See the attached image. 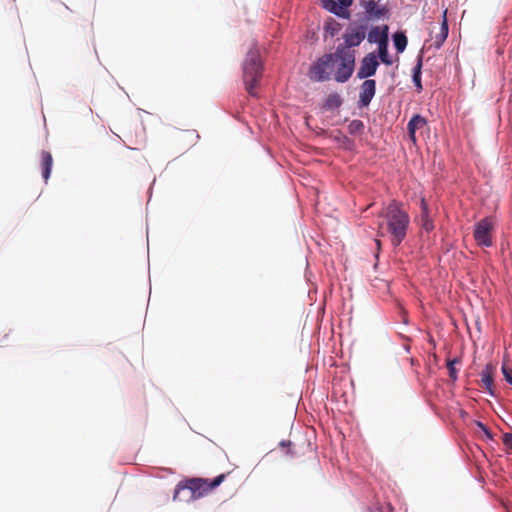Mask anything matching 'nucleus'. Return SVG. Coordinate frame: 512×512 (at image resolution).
I'll list each match as a JSON object with an SVG mask.
<instances>
[{
  "label": "nucleus",
  "instance_id": "f257e3e1",
  "mask_svg": "<svg viewBox=\"0 0 512 512\" xmlns=\"http://www.w3.org/2000/svg\"><path fill=\"white\" fill-rule=\"evenodd\" d=\"M355 69V55L343 49L326 53L319 57L309 68L308 77L313 82H325L334 79L338 83L347 82Z\"/></svg>",
  "mask_w": 512,
  "mask_h": 512
},
{
  "label": "nucleus",
  "instance_id": "f03ea898",
  "mask_svg": "<svg viewBox=\"0 0 512 512\" xmlns=\"http://www.w3.org/2000/svg\"><path fill=\"white\" fill-rule=\"evenodd\" d=\"M409 223L410 217L403 209V205L392 201L379 214L378 234L380 236L389 234L392 245L396 247L405 239Z\"/></svg>",
  "mask_w": 512,
  "mask_h": 512
},
{
  "label": "nucleus",
  "instance_id": "7ed1b4c3",
  "mask_svg": "<svg viewBox=\"0 0 512 512\" xmlns=\"http://www.w3.org/2000/svg\"><path fill=\"white\" fill-rule=\"evenodd\" d=\"M262 75V64L260 54L256 48H252L247 53L243 64V80L246 91L251 96H256V87Z\"/></svg>",
  "mask_w": 512,
  "mask_h": 512
},
{
  "label": "nucleus",
  "instance_id": "20e7f679",
  "mask_svg": "<svg viewBox=\"0 0 512 512\" xmlns=\"http://www.w3.org/2000/svg\"><path fill=\"white\" fill-rule=\"evenodd\" d=\"M225 478L226 474H220L212 481L203 478H192L187 480L185 484L179 483L175 489L174 499H177L179 492L183 489L190 490L192 499L203 497L208 492L218 487Z\"/></svg>",
  "mask_w": 512,
  "mask_h": 512
},
{
  "label": "nucleus",
  "instance_id": "39448f33",
  "mask_svg": "<svg viewBox=\"0 0 512 512\" xmlns=\"http://www.w3.org/2000/svg\"><path fill=\"white\" fill-rule=\"evenodd\" d=\"M366 27L357 26L349 28L343 35L344 43L337 46L336 49H343V51L350 52L355 55L353 47L359 46L365 39Z\"/></svg>",
  "mask_w": 512,
  "mask_h": 512
},
{
  "label": "nucleus",
  "instance_id": "423d86ee",
  "mask_svg": "<svg viewBox=\"0 0 512 512\" xmlns=\"http://www.w3.org/2000/svg\"><path fill=\"white\" fill-rule=\"evenodd\" d=\"M493 221L486 217L480 220L474 229V239L478 245L490 247L492 245Z\"/></svg>",
  "mask_w": 512,
  "mask_h": 512
},
{
  "label": "nucleus",
  "instance_id": "0eeeda50",
  "mask_svg": "<svg viewBox=\"0 0 512 512\" xmlns=\"http://www.w3.org/2000/svg\"><path fill=\"white\" fill-rule=\"evenodd\" d=\"M379 66V62L374 53L367 54L361 61L357 77L359 79H366L373 76Z\"/></svg>",
  "mask_w": 512,
  "mask_h": 512
},
{
  "label": "nucleus",
  "instance_id": "6e6552de",
  "mask_svg": "<svg viewBox=\"0 0 512 512\" xmlns=\"http://www.w3.org/2000/svg\"><path fill=\"white\" fill-rule=\"evenodd\" d=\"M376 92V82L373 79H366L360 87L358 106L367 107L373 99Z\"/></svg>",
  "mask_w": 512,
  "mask_h": 512
},
{
  "label": "nucleus",
  "instance_id": "1a4fd4ad",
  "mask_svg": "<svg viewBox=\"0 0 512 512\" xmlns=\"http://www.w3.org/2000/svg\"><path fill=\"white\" fill-rule=\"evenodd\" d=\"M427 125V120L419 114L414 115L408 122L407 129L410 140L416 144V132Z\"/></svg>",
  "mask_w": 512,
  "mask_h": 512
},
{
  "label": "nucleus",
  "instance_id": "9d476101",
  "mask_svg": "<svg viewBox=\"0 0 512 512\" xmlns=\"http://www.w3.org/2000/svg\"><path fill=\"white\" fill-rule=\"evenodd\" d=\"M368 41L370 43H377L378 46L382 41H388V26L384 25L382 27L376 26L373 27L368 33Z\"/></svg>",
  "mask_w": 512,
  "mask_h": 512
},
{
  "label": "nucleus",
  "instance_id": "9b49d317",
  "mask_svg": "<svg viewBox=\"0 0 512 512\" xmlns=\"http://www.w3.org/2000/svg\"><path fill=\"white\" fill-rule=\"evenodd\" d=\"M494 366L487 364L481 372V385L485 388L489 394L493 395V375Z\"/></svg>",
  "mask_w": 512,
  "mask_h": 512
},
{
  "label": "nucleus",
  "instance_id": "f8f14e48",
  "mask_svg": "<svg viewBox=\"0 0 512 512\" xmlns=\"http://www.w3.org/2000/svg\"><path fill=\"white\" fill-rule=\"evenodd\" d=\"M420 207H421L420 218H421L422 228L425 231L430 232L434 229V224H433L432 219L430 218L429 208H428V204H427L425 198H421Z\"/></svg>",
  "mask_w": 512,
  "mask_h": 512
},
{
  "label": "nucleus",
  "instance_id": "ddd939ff",
  "mask_svg": "<svg viewBox=\"0 0 512 512\" xmlns=\"http://www.w3.org/2000/svg\"><path fill=\"white\" fill-rule=\"evenodd\" d=\"M53 158L50 152L42 151L41 152V167H42V177L47 182L52 169Z\"/></svg>",
  "mask_w": 512,
  "mask_h": 512
},
{
  "label": "nucleus",
  "instance_id": "4468645a",
  "mask_svg": "<svg viewBox=\"0 0 512 512\" xmlns=\"http://www.w3.org/2000/svg\"><path fill=\"white\" fill-rule=\"evenodd\" d=\"M322 5L326 10L339 17L347 18L349 16L348 12L343 10V7H338L337 2L334 0H322Z\"/></svg>",
  "mask_w": 512,
  "mask_h": 512
},
{
  "label": "nucleus",
  "instance_id": "2eb2a0df",
  "mask_svg": "<svg viewBox=\"0 0 512 512\" xmlns=\"http://www.w3.org/2000/svg\"><path fill=\"white\" fill-rule=\"evenodd\" d=\"M446 13L447 12L445 11L444 15H443V21L441 23L440 32L435 36V46L437 48L441 47L442 44L445 42V40L448 37L449 28H448Z\"/></svg>",
  "mask_w": 512,
  "mask_h": 512
},
{
  "label": "nucleus",
  "instance_id": "dca6fc26",
  "mask_svg": "<svg viewBox=\"0 0 512 512\" xmlns=\"http://www.w3.org/2000/svg\"><path fill=\"white\" fill-rule=\"evenodd\" d=\"M363 6L366 12L373 17L379 18L384 13V8H379L374 0L364 1Z\"/></svg>",
  "mask_w": 512,
  "mask_h": 512
},
{
  "label": "nucleus",
  "instance_id": "f3484780",
  "mask_svg": "<svg viewBox=\"0 0 512 512\" xmlns=\"http://www.w3.org/2000/svg\"><path fill=\"white\" fill-rule=\"evenodd\" d=\"M393 42H394L396 51L398 53H402L406 49L408 40H407L406 35L403 32H396L393 35Z\"/></svg>",
  "mask_w": 512,
  "mask_h": 512
},
{
  "label": "nucleus",
  "instance_id": "a211bd4d",
  "mask_svg": "<svg viewBox=\"0 0 512 512\" xmlns=\"http://www.w3.org/2000/svg\"><path fill=\"white\" fill-rule=\"evenodd\" d=\"M379 58L385 65H391L393 63L391 57L388 54V41H382L378 46Z\"/></svg>",
  "mask_w": 512,
  "mask_h": 512
},
{
  "label": "nucleus",
  "instance_id": "6ab92c4d",
  "mask_svg": "<svg viewBox=\"0 0 512 512\" xmlns=\"http://www.w3.org/2000/svg\"><path fill=\"white\" fill-rule=\"evenodd\" d=\"M198 139L199 135L196 130H185L180 132L177 136L178 141L188 140L190 145L195 144Z\"/></svg>",
  "mask_w": 512,
  "mask_h": 512
},
{
  "label": "nucleus",
  "instance_id": "aec40b11",
  "mask_svg": "<svg viewBox=\"0 0 512 512\" xmlns=\"http://www.w3.org/2000/svg\"><path fill=\"white\" fill-rule=\"evenodd\" d=\"M421 69H422V58L420 57L418 59L417 65L413 69V82L418 91L422 90Z\"/></svg>",
  "mask_w": 512,
  "mask_h": 512
},
{
  "label": "nucleus",
  "instance_id": "412c9836",
  "mask_svg": "<svg viewBox=\"0 0 512 512\" xmlns=\"http://www.w3.org/2000/svg\"><path fill=\"white\" fill-rule=\"evenodd\" d=\"M341 105V99L337 93L328 95L325 106L329 109L338 108Z\"/></svg>",
  "mask_w": 512,
  "mask_h": 512
},
{
  "label": "nucleus",
  "instance_id": "4be33fe9",
  "mask_svg": "<svg viewBox=\"0 0 512 512\" xmlns=\"http://www.w3.org/2000/svg\"><path fill=\"white\" fill-rule=\"evenodd\" d=\"M349 132L351 134H359L364 130V123L361 120H353L348 125Z\"/></svg>",
  "mask_w": 512,
  "mask_h": 512
},
{
  "label": "nucleus",
  "instance_id": "5701e85b",
  "mask_svg": "<svg viewBox=\"0 0 512 512\" xmlns=\"http://www.w3.org/2000/svg\"><path fill=\"white\" fill-rule=\"evenodd\" d=\"M458 362V359L449 360L447 363V368L449 371V376L452 381L457 379V370L455 368V364Z\"/></svg>",
  "mask_w": 512,
  "mask_h": 512
},
{
  "label": "nucleus",
  "instance_id": "b1692460",
  "mask_svg": "<svg viewBox=\"0 0 512 512\" xmlns=\"http://www.w3.org/2000/svg\"><path fill=\"white\" fill-rule=\"evenodd\" d=\"M503 444L507 449L508 453H512V433H505L503 435Z\"/></svg>",
  "mask_w": 512,
  "mask_h": 512
},
{
  "label": "nucleus",
  "instance_id": "393cba45",
  "mask_svg": "<svg viewBox=\"0 0 512 512\" xmlns=\"http://www.w3.org/2000/svg\"><path fill=\"white\" fill-rule=\"evenodd\" d=\"M502 373L505 378V380L512 385V368L506 366L505 364L502 365Z\"/></svg>",
  "mask_w": 512,
  "mask_h": 512
},
{
  "label": "nucleus",
  "instance_id": "a878e982",
  "mask_svg": "<svg viewBox=\"0 0 512 512\" xmlns=\"http://www.w3.org/2000/svg\"><path fill=\"white\" fill-rule=\"evenodd\" d=\"M338 1V7H343V10H345L347 7H349L352 4V0H337Z\"/></svg>",
  "mask_w": 512,
  "mask_h": 512
},
{
  "label": "nucleus",
  "instance_id": "bb28decb",
  "mask_svg": "<svg viewBox=\"0 0 512 512\" xmlns=\"http://www.w3.org/2000/svg\"><path fill=\"white\" fill-rule=\"evenodd\" d=\"M483 432H484L485 436H486L488 439H490V440H492V439H493V434H492V432L488 429V427L486 428V431H483Z\"/></svg>",
  "mask_w": 512,
  "mask_h": 512
},
{
  "label": "nucleus",
  "instance_id": "cd10ccee",
  "mask_svg": "<svg viewBox=\"0 0 512 512\" xmlns=\"http://www.w3.org/2000/svg\"><path fill=\"white\" fill-rule=\"evenodd\" d=\"M280 446L281 447H291L292 446V442L291 441H281L280 442Z\"/></svg>",
  "mask_w": 512,
  "mask_h": 512
},
{
  "label": "nucleus",
  "instance_id": "c85d7f7f",
  "mask_svg": "<svg viewBox=\"0 0 512 512\" xmlns=\"http://www.w3.org/2000/svg\"><path fill=\"white\" fill-rule=\"evenodd\" d=\"M476 425L481 429L482 431H486L487 426L484 425L482 422L477 421Z\"/></svg>",
  "mask_w": 512,
  "mask_h": 512
},
{
  "label": "nucleus",
  "instance_id": "c756f323",
  "mask_svg": "<svg viewBox=\"0 0 512 512\" xmlns=\"http://www.w3.org/2000/svg\"><path fill=\"white\" fill-rule=\"evenodd\" d=\"M287 454H289V455H291V456H295V455H296V452H295V451H293L292 449H289V450L287 451Z\"/></svg>",
  "mask_w": 512,
  "mask_h": 512
},
{
  "label": "nucleus",
  "instance_id": "7c9ffc66",
  "mask_svg": "<svg viewBox=\"0 0 512 512\" xmlns=\"http://www.w3.org/2000/svg\"><path fill=\"white\" fill-rule=\"evenodd\" d=\"M376 244H377V246H380V241L376 240Z\"/></svg>",
  "mask_w": 512,
  "mask_h": 512
}]
</instances>
